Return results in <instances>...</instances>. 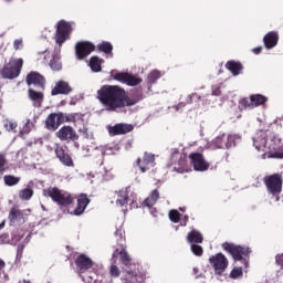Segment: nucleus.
<instances>
[{
    "mask_svg": "<svg viewBox=\"0 0 283 283\" xmlns=\"http://www.w3.org/2000/svg\"><path fill=\"white\" fill-rule=\"evenodd\" d=\"M160 78V71H153L148 75V83L153 85V83H156Z\"/></svg>",
    "mask_w": 283,
    "mask_h": 283,
    "instance_id": "36",
    "label": "nucleus"
},
{
    "mask_svg": "<svg viewBox=\"0 0 283 283\" xmlns=\"http://www.w3.org/2000/svg\"><path fill=\"white\" fill-rule=\"evenodd\" d=\"M50 67L53 69L55 72H59V70L63 67V64H61V56L59 54L53 55L50 62Z\"/></svg>",
    "mask_w": 283,
    "mask_h": 283,
    "instance_id": "30",
    "label": "nucleus"
},
{
    "mask_svg": "<svg viewBox=\"0 0 283 283\" xmlns=\"http://www.w3.org/2000/svg\"><path fill=\"white\" fill-rule=\"evenodd\" d=\"M70 92H72V86H70V84L65 81H60L51 91V95L57 96V94H70Z\"/></svg>",
    "mask_w": 283,
    "mask_h": 283,
    "instance_id": "19",
    "label": "nucleus"
},
{
    "mask_svg": "<svg viewBox=\"0 0 283 283\" xmlns=\"http://www.w3.org/2000/svg\"><path fill=\"white\" fill-rule=\"evenodd\" d=\"M6 171V156L0 154V176Z\"/></svg>",
    "mask_w": 283,
    "mask_h": 283,
    "instance_id": "45",
    "label": "nucleus"
},
{
    "mask_svg": "<svg viewBox=\"0 0 283 283\" xmlns=\"http://www.w3.org/2000/svg\"><path fill=\"white\" fill-rule=\"evenodd\" d=\"M283 143L282 138L275 135H270L268 139V154L269 158H283Z\"/></svg>",
    "mask_w": 283,
    "mask_h": 283,
    "instance_id": "3",
    "label": "nucleus"
},
{
    "mask_svg": "<svg viewBox=\"0 0 283 283\" xmlns=\"http://www.w3.org/2000/svg\"><path fill=\"white\" fill-rule=\"evenodd\" d=\"M55 154L62 165H65V167H74V161L72 160V157H70L67 153H65L63 146L59 144L55 145Z\"/></svg>",
    "mask_w": 283,
    "mask_h": 283,
    "instance_id": "17",
    "label": "nucleus"
},
{
    "mask_svg": "<svg viewBox=\"0 0 283 283\" xmlns=\"http://www.w3.org/2000/svg\"><path fill=\"white\" fill-rule=\"evenodd\" d=\"M70 32H72V25L63 20L57 23L55 33V41L60 45H63L67 39H70Z\"/></svg>",
    "mask_w": 283,
    "mask_h": 283,
    "instance_id": "9",
    "label": "nucleus"
},
{
    "mask_svg": "<svg viewBox=\"0 0 283 283\" xmlns=\"http://www.w3.org/2000/svg\"><path fill=\"white\" fill-rule=\"evenodd\" d=\"M101 63H103V60H99L97 56H92L90 61V66L93 72H101Z\"/></svg>",
    "mask_w": 283,
    "mask_h": 283,
    "instance_id": "29",
    "label": "nucleus"
},
{
    "mask_svg": "<svg viewBox=\"0 0 283 283\" xmlns=\"http://www.w3.org/2000/svg\"><path fill=\"white\" fill-rule=\"evenodd\" d=\"M7 3H10V1H12V0H4Z\"/></svg>",
    "mask_w": 283,
    "mask_h": 283,
    "instance_id": "63",
    "label": "nucleus"
},
{
    "mask_svg": "<svg viewBox=\"0 0 283 283\" xmlns=\"http://www.w3.org/2000/svg\"><path fill=\"white\" fill-rule=\"evenodd\" d=\"M252 52H254V54H260V52H262V46L254 48Z\"/></svg>",
    "mask_w": 283,
    "mask_h": 283,
    "instance_id": "54",
    "label": "nucleus"
},
{
    "mask_svg": "<svg viewBox=\"0 0 283 283\" xmlns=\"http://www.w3.org/2000/svg\"><path fill=\"white\" fill-rule=\"evenodd\" d=\"M3 178L4 185H7V187H14V185H19V182H21L20 177H14L12 175H6Z\"/></svg>",
    "mask_w": 283,
    "mask_h": 283,
    "instance_id": "28",
    "label": "nucleus"
},
{
    "mask_svg": "<svg viewBox=\"0 0 283 283\" xmlns=\"http://www.w3.org/2000/svg\"><path fill=\"white\" fill-rule=\"evenodd\" d=\"M179 165H180V167H182L185 165V159L180 158L179 159Z\"/></svg>",
    "mask_w": 283,
    "mask_h": 283,
    "instance_id": "59",
    "label": "nucleus"
},
{
    "mask_svg": "<svg viewBox=\"0 0 283 283\" xmlns=\"http://www.w3.org/2000/svg\"><path fill=\"white\" fill-rule=\"evenodd\" d=\"M56 137L60 138V140H78V135L72 126H63L56 132Z\"/></svg>",
    "mask_w": 283,
    "mask_h": 283,
    "instance_id": "15",
    "label": "nucleus"
},
{
    "mask_svg": "<svg viewBox=\"0 0 283 283\" xmlns=\"http://www.w3.org/2000/svg\"><path fill=\"white\" fill-rule=\"evenodd\" d=\"M136 277V272L127 271L126 280H134Z\"/></svg>",
    "mask_w": 283,
    "mask_h": 283,
    "instance_id": "50",
    "label": "nucleus"
},
{
    "mask_svg": "<svg viewBox=\"0 0 283 283\" xmlns=\"http://www.w3.org/2000/svg\"><path fill=\"white\" fill-rule=\"evenodd\" d=\"M119 255H120V260H122L123 264H125V266H129L132 259H129V254H127V251L122 250L119 252Z\"/></svg>",
    "mask_w": 283,
    "mask_h": 283,
    "instance_id": "37",
    "label": "nucleus"
},
{
    "mask_svg": "<svg viewBox=\"0 0 283 283\" xmlns=\"http://www.w3.org/2000/svg\"><path fill=\"white\" fill-rule=\"evenodd\" d=\"M137 165L139 166L142 174H145L147 171V168L145 166H140V158L137 159Z\"/></svg>",
    "mask_w": 283,
    "mask_h": 283,
    "instance_id": "52",
    "label": "nucleus"
},
{
    "mask_svg": "<svg viewBox=\"0 0 283 283\" xmlns=\"http://www.w3.org/2000/svg\"><path fill=\"white\" fill-rule=\"evenodd\" d=\"M75 264L78 266L80 271H87V269L94 266L92 260L83 254L76 259Z\"/></svg>",
    "mask_w": 283,
    "mask_h": 283,
    "instance_id": "22",
    "label": "nucleus"
},
{
    "mask_svg": "<svg viewBox=\"0 0 283 283\" xmlns=\"http://www.w3.org/2000/svg\"><path fill=\"white\" fill-rule=\"evenodd\" d=\"M13 48H14V50H22V48H23V40L22 39L14 40Z\"/></svg>",
    "mask_w": 283,
    "mask_h": 283,
    "instance_id": "47",
    "label": "nucleus"
},
{
    "mask_svg": "<svg viewBox=\"0 0 283 283\" xmlns=\"http://www.w3.org/2000/svg\"><path fill=\"white\" fill-rule=\"evenodd\" d=\"M104 178H105V180H112V178H114V175H112V174H109V172H106V174L104 175Z\"/></svg>",
    "mask_w": 283,
    "mask_h": 283,
    "instance_id": "53",
    "label": "nucleus"
},
{
    "mask_svg": "<svg viewBox=\"0 0 283 283\" xmlns=\"http://www.w3.org/2000/svg\"><path fill=\"white\" fill-rule=\"evenodd\" d=\"M265 186L269 193H272V196L282 193V175L274 174L272 176L265 177Z\"/></svg>",
    "mask_w": 283,
    "mask_h": 283,
    "instance_id": "7",
    "label": "nucleus"
},
{
    "mask_svg": "<svg viewBox=\"0 0 283 283\" xmlns=\"http://www.w3.org/2000/svg\"><path fill=\"white\" fill-rule=\"evenodd\" d=\"M97 50H99V52H104L105 54H112L114 46L109 42H102L97 45Z\"/></svg>",
    "mask_w": 283,
    "mask_h": 283,
    "instance_id": "32",
    "label": "nucleus"
},
{
    "mask_svg": "<svg viewBox=\"0 0 283 283\" xmlns=\"http://www.w3.org/2000/svg\"><path fill=\"white\" fill-rule=\"evenodd\" d=\"M193 273H195V275L198 273V268H193Z\"/></svg>",
    "mask_w": 283,
    "mask_h": 283,
    "instance_id": "61",
    "label": "nucleus"
},
{
    "mask_svg": "<svg viewBox=\"0 0 283 283\" xmlns=\"http://www.w3.org/2000/svg\"><path fill=\"white\" fill-rule=\"evenodd\" d=\"M220 85L212 86V96H220Z\"/></svg>",
    "mask_w": 283,
    "mask_h": 283,
    "instance_id": "49",
    "label": "nucleus"
},
{
    "mask_svg": "<svg viewBox=\"0 0 283 283\" xmlns=\"http://www.w3.org/2000/svg\"><path fill=\"white\" fill-rule=\"evenodd\" d=\"M111 76L112 78H114V81H118L119 83H125L130 87H136V85H140V83H143V78L136 77L125 72L118 73L117 71H112Z\"/></svg>",
    "mask_w": 283,
    "mask_h": 283,
    "instance_id": "5",
    "label": "nucleus"
},
{
    "mask_svg": "<svg viewBox=\"0 0 283 283\" xmlns=\"http://www.w3.org/2000/svg\"><path fill=\"white\" fill-rule=\"evenodd\" d=\"M238 138H240V136L229 135L228 136V143L226 144L227 149H229V147H233V145H235V140H238Z\"/></svg>",
    "mask_w": 283,
    "mask_h": 283,
    "instance_id": "39",
    "label": "nucleus"
},
{
    "mask_svg": "<svg viewBox=\"0 0 283 283\" xmlns=\"http://www.w3.org/2000/svg\"><path fill=\"white\" fill-rule=\"evenodd\" d=\"M63 113H53L45 119V127L50 132H56L60 125H63Z\"/></svg>",
    "mask_w": 283,
    "mask_h": 283,
    "instance_id": "12",
    "label": "nucleus"
},
{
    "mask_svg": "<svg viewBox=\"0 0 283 283\" xmlns=\"http://www.w3.org/2000/svg\"><path fill=\"white\" fill-rule=\"evenodd\" d=\"M189 221V217L188 216H185L184 217V223H182V226L184 227H187V222Z\"/></svg>",
    "mask_w": 283,
    "mask_h": 283,
    "instance_id": "57",
    "label": "nucleus"
},
{
    "mask_svg": "<svg viewBox=\"0 0 283 283\" xmlns=\"http://www.w3.org/2000/svg\"><path fill=\"white\" fill-rule=\"evenodd\" d=\"M158 198H160V193L158 190H154L148 198L144 201V207H148V209H151L156 202H158Z\"/></svg>",
    "mask_w": 283,
    "mask_h": 283,
    "instance_id": "24",
    "label": "nucleus"
},
{
    "mask_svg": "<svg viewBox=\"0 0 283 283\" xmlns=\"http://www.w3.org/2000/svg\"><path fill=\"white\" fill-rule=\"evenodd\" d=\"M90 205V199L85 195H81L77 199V207L74 209V216H83L85 209Z\"/></svg>",
    "mask_w": 283,
    "mask_h": 283,
    "instance_id": "21",
    "label": "nucleus"
},
{
    "mask_svg": "<svg viewBox=\"0 0 283 283\" xmlns=\"http://www.w3.org/2000/svg\"><path fill=\"white\" fill-rule=\"evenodd\" d=\"M191 251L195 255H202V247L191 243Z\"/></svg>",
    "mask_w": 283,
    "mask_h": 283,
    "instance_id": "44",
    "label": "nucleus"
},
{
    "mask_svg": "<svg viewBox=\"0 0 283 283\" xmlns=\"http://www.w3.org/2000/svg\"><path fill=\"white\" fill-rule=\"evenodd\" d=\"M4 127L8 132H14V129H17V123L9 122L8 124L4 125Z\"/></svg>",
    "mask_w": 283,
    "mask_h": 283,
    "instance_id": "48",
    "label": "nucleus"
},
{
    "mask_svg": "<svg viewBox=\"0 0 283 283\" xmlns=\"http://www.w3.org/2000/svg\"><path fill=\"white\" fill-rule=\"evenodd\" d=\"M209 262L214 270L216 275H222V273L227 271V266H229V261L222 253L210 256Z\"/></svg>",
    "mask_w": 283,
    "mask_h": 283,
    "instance_id": "6",
    "label": "nucleus"
},
{
    "mask_svg": "<svg viewBox=\"0 0 283 283\" xmlns=\"http://www.w3.org/2000/svg\"><path fill=\"white\" fill-rule=\"evenodd\" d=\"M23 283H30V281H28V280H23Z\"/></svg>",
    "mask_w": 283,
    "mask_h": 283,
    "instance_id": "62",
    "label": "nucleus"
},
{
    "mask_svg": "<svg viewBox=\"0 0 283 283\" xmlns=\"http://www.w3.org/2000/svg\"><path fill=\"white\" fill-rule=\"evenodd\" d=\"M34 196V190H32L30 187L20 190L19 198L20 200H30Z\"/></svg>",
    "mask_w": 283,
    "mask_h": 283,
    "instance_id": "31",
    "label": "nucleus"
},
{
    "mask_svg": "<svg viewBox=\"0 0 283 283\" xmlns=\"http://www.w3.org/2000/svg\"><path fill=\"white\" fill-rule=\"evenodd\" d=\"M6 269V261L0 259V271H3Z\"/></svg>",
    "mask_w": 283,
    "mask_h": 283,
    "instance_id": "55",
    "label": "nucleus"
},
{
    "mask_svg": "<svg viewBox=\"0 0 283 283\" xmlns=\"http://www.w3.org/2000/svg\"><path fill=\"white\" fill-rule=\"evenodd\" d=\"M63 123H76V114L65 115L63 114Z\"/></svg>",
    "mask_w": 283,
    "mask_h": 283,
    "instance_id": "43",
    "label": "nucleus"
},
{
    "mask_svg": "<svg viewBox=\"0 0 283 283\" xmlns=\"http://www.w3.org/2000/svg\"><path fill=\"white\" fill-rule=\"evenodd\" d=\"M23 59L11 60L2 70L3 78H17L21 74Z\"/></svg>",
    "mask_w": 283,
    "mask_h": 283,
    "instance_id": "4",
    "label": "nucleus"
},
{
    "mask_svg": "<svg viewBox=\"0 0 283 283\" xmlns=\"http://www.w3.org/2000/svg\"><path fill=\"white\" fill-rule=\"evenodd\" d=\"M3 227H6V221H2V222L0 223V230L3 229Z\"/></svg>",
    "mask_w": 283,
    "mask_h": 283,
    "instance_id": "60",
    "label": "nucleus"
},
{
    "mask_svg": "<svg viewBox=\"0 0 283 283\" xmlns=\"http://www.w3.org/2000/svg\"><path fill=\"white\" fill-rule=\"evenodd\" d=\"M253 146L258 151H266L269 147V134L264 130H258L252 138Z\"/></svg>",
    "mask_w": 283,
    "mask_h": 283,
    "instance_id": "10",
    "label": "nucleus"
},
{
    "mask_svg": "<svg viewBox=\"0 0 283 283\" xmlns=\"http://www.w3.org/2000/svg\"><path fill=\"white\" fill-rule=\"evenodd\" d=\"M193 98H198V101H200V96H198V94L193 93L191 95L188 96V103H192Z\"/></svg>",
    "mask_w": 283,
    "mask_h": 283,
    "instance_id": "51",
    "label": "nucleus"
},
{
    "mask_svg": "<svg viewBox=\"0 0 283 283\" xmlns=\"http://www.w3.org/2000/svg\"><path fill=\"white\" fill-rule=\"evenodd\" d=\"M33 126L34 125L30 122V119H28L27 123L24 124L22 130L20 132V134H30Z\"/></svg>",
    "mask_w": 283,
    "mask_h": 283,
    "instance_id": "41",
    "label": "nucleus"
},
{
    "mask_svg": "<svg viewBox=\"0 0 283 283\" xmlns=\"http://www.w3.org/2000/svg\"><path fill=\"white\" fill-rule=\"evenodd\" d=\"M180 107H185V103H179L177 106H175V109L178 112Z\"/></svg>",
    "mask_w": 283,
    "mask_h": 283,
    "instance_id": "56",
    "label": "nucleus"
},
{
    "mask_svg": "<svg viewBox=\"0 0 283 283\" xmlns=\"http://www.w3.org/2000/svg\"><path fill=\"white\" fill-rule=\"evenodd\" d=\"M27 220L25 213L23 211L12 208L9 212V221L12 226L14 224H24Z\"/></svg>",
    "mask_w": 283,
    "mask_h": 283,
    "instance_id": "18",
    "label": "nucleus"
},
{
    "mask_svg": "<svg viewBox=\"0 0 283 283\" xmlns=\"http://www.w3.org/2000/svg\"><path fill=\"white\" fill-rule=\"evenodd\" d=\"M96 98L106 109V112H116L123 107H132L136 105V101L129 98L127 93L116 85H104L97 91Z\"/></svg>",
    "mask_w": 283,
    "mask_h": 283,
    "instance_id": "1",
    "label": "nucleus"
},
{
    "mask_svg": "<svg viewBox=\"0 0 283 283\" xmlns=\"http://www.w3.org/2000/svg\"><path fill=\"white\" fill-rule=\"evenodd\" d=\"M27 85H34L39 90H45V77L36 72H31L27 75Z\"/></svg>",
    "mask_w": 283,
    "mask_h": 283,
    "instance_id": "14",
    "label": "nucleus"
},
{
    "mask_svg": "<svg viewBox=\"0 0 283 283\" xmlns=\"http://www.w3.org/2000/svg\"><path fill=\"white\" fill-rule=\"evenodd\" d=\"M115 235H119V240H123V232L122 231H115Z\"/></svg>",
    "mask_w": 283,
    "mask_h": 283,
    "instance_id": "58",
    "label": "nucleus"
},
{
    "mask_svg": "<svg viewBox=\"0 0 283 283\" xmlns=\"http://www.w3.org/2000/svg\"><path fill=\"white\" fill-rule=\"evenodd\" d=\"M227 70L233 74V76H238L240 71L242 70V64L238 62L230 61L226 64Z\"/></svg>",
    "mask_w": 283,
    "mask_h": 283,
    "instance_id": "26",
    "label": "nucleus"
},
{
    "mask_svg": "<svg viewBox=\"0 0 283 283\" xmlns=\"http://www.w3.org/2000/svg\"><path fill=\"white\" fill-rule=\"evenodd\" d=\"M43 196L52 198L54 202L57 205H63L67 207V205H72V195L65 191H61L57 188H49L48 190H43Z\"/></svg>",
    "mask_w": 283,
    "mask_h": 283,
    "instance_id": "2",
    "label": "nucleus"
},
{
    "mask_svg": "<svg viewBox=\"0 0 283 283\" xmlns=\"http://www.w3.org/2000/svg\"><path fill=\"white\" fill-rule=\"evenodd\" d=\"M222 248L224 249V251H228V253H230L234 260V262H240L242 261V255H249L251 253V251L249 250V248H242L240 245H235L233 243H223Z\"/></svg>",
    "mask_w": 283,
    "mask_h": 283,
    "instance_id": "8",
    "label": "nucleus"
},
{
    "mask_svg": "<svg viewBox=\"0 0 283 283\" xmlns=\"http://www.w3.org/2000/svg\"><path fill=\"white\" fill-rule=\"evenodd\" d=\"M169 218L171 222H179L180 221V212L178 210H170L169 211Z\"/></svg>",
    "mask_w": 283,
    "mask_h": 283,
    "instance_id": "38",
    "label": "nucleus"
},
{
    "mask_svg": "<svg viewBox=\"0 0 283 283\" xmlns=\"http://www.w3.org/2000/svg\"><path fill=\"white\" fill-rule=\"evenodd\" d=\"M154 155L145 153L144 155V165H150V167H154Z\"/></svg>",
    "mask_w": 283,
    "mask_h": 283,
    "instance_id": "40",
    "label": "nucleus"
},
{
    "mask_svg": "<svg viewBox=\"0 0 283 283\" xmlns=\"http://www.w3.org/2000/svg\"><path fill=\"white\" fill-rule=\"evenodd\" d=\"M112 277H118L120 275V270L116 265L111 266Z\"/></svg>",
    "mask_w": 283,
    "mask_h": 283,
    "instance_id": "46",
    "label": "nucleus"
},
{
    "mask_svg": "<svg viewBox=\"0 0 283 283\" xmlns=\"http://www.w3.org/2000/svg\"><path fill=\"white\" fill-rule=\"evenodd\" d=\"M126 189H122L118 192V199L116 200V205H119V207H124V205H127V200H129V196L127 195L128 191Z\"/></svg>",
    "mask_w": 283,
    "mask_h": 283,
    "instance_id": "27",
    "label": "nucleus"
},
{
    "mask_svg": "<svg viewBox=\"0 0 283 283\" xmlns=\"http://www.w3.org/2000/svg\"><path fill=\"white\" fill-rule=\"evenodd\" d=\"M29 98L32 101L34 107H41V103H43V94L41 92L29 88Z\"/></svg>",
    "mask_w": 283,
    "mask_h": 283,
    "instance_id": "23",
    "label": "nucleus"
},
{
    "mask_svg": "<svg viewBox=\"0 0 283 283\" xmlns=\"http://www.w3.org/2000/svg\"><path fill=\"white\" fill-rule=\"evenodd\" d=\"M241 275H242V268H234L230 273V277H232V280H237V277H240Z\"/></svg>",
    "mask_w": 283,
    "mask_h": 283,
    "instance_id": "42",
    "label": "nucleus"
},
{
    "mask_svg": "<svg viewBox=\"0 0 283 283\" xmlns=\"http://www.w3.org/2000/svg\"><path fill=\"white\" fill-rule=\"evenodd\" d=\"M279 39L280 38L277 35V32L271 31L264 35L263 43L268 50H273V48H275V45H277Z\"/></svg>",
    "mask_w": 283,
    "mask_h": 283,
    "instance_id": "20",
    "label": "nucleus"
},
{
    "mask_svg": "<svg viewBox=\"0 0 283 283\" xmlns=\"http://www.w3.org/2000/svg\"><path fill=\"white\" fill-rule=\"evenodd\" d=\"M134 132V126L129 124H116L115 126L108 127L109 136H120L123 134H129Z\"/></svg>",
    "mask_w": 283,
    "mask_h": 283,
    "instance_id": "16",
    "label": "nucleus"
},
{
    "mask_svg": "<svg viewBox=\"0 0 283 283\" xmlns=\"http://www.w3.org/2000/svg\"><path fill=\"white\" fill-rule=\"evenodd\" d=\"M94 50H96V46L91 42H77L75 45V54L80 61H83L85 56H90Z\"/></svg>",
    "mask_w": 283,
    "mask_h": 283,
    "instance_id": "11",
    "label": "nucleus"
},
{
    "mask_svg": "<svg viewBox=\"0 0 283 283\" xmlns=\"http://www.w3.org/2000/svg\"><path fill=\"white\" fill-rule=\"evenodd\" d=\"M195 171H207L209 169V163L205 160L202 154L193 153L189 156Z\"/></svg>",
    "mask_w": 283,
    "mask_h": 283,
    "instance_id": "13",
    "label": "nucleus"
},
{
    "mask_svg": "<svg viewBox=\"0 0 283 283\" xmlns=\"http://www.w3.org/2000/svg\"><path fill=\"white\" fill-rule=\"evenodd\" d=\"M241 107H243V109H253V97L252 95L249 97H245L243 99H241L240 102Z\"/></svg>",
    "mask_w": 283,
    "mask_h": 283,
    "instance_id": "34",
    "label": "nucleus"
},
{
    "mask_svg": "<svg viewBox=\"0 0 283 283\" xmlns=\"http://www.w3.org/2000/svg\"><path fill=\"white\" fill-rule=\"evenodd\" d=\"M222 138H224V135L218 136L212 143H211V149H222L224 145L222 144Z\"/></svg>",
    "mask_w": 283,
    "mask_h": 283,
    "instance_id": "35",
    "label": "nucleus"
},
{
    "mask_svg": "<svg viewBox=\"0 0 283 283\" xmlns=\"http://www.w3.org/2000/svg\"><path fill=\"white\" fill-rule=\"evenodd\" d=\"M252 96V104L254 107H260V105H264L266 102V97L264 95H251Z\"/></svg>",
    "mask_w": 283,
    "mask_h": 283,
    "instance_id": "33",
    "label": "nucleus"
},
{
    "mask_svg": "<svg viewBox=\"0 0 283 283\" xmlns=\"http://www.w3.org/2000/svg\"><path fill=\"white\" fill-rule=\"evenodd\" d=\"M187 240L190 244L197 243V244H202V233H200L197 230H192L190 233L187 235Z\"/></svg>",
    "mask_w": 283,
    "mask_h": 283,
    "instance_id": "25",
    "label": "nucleus"
}]
</instances>
